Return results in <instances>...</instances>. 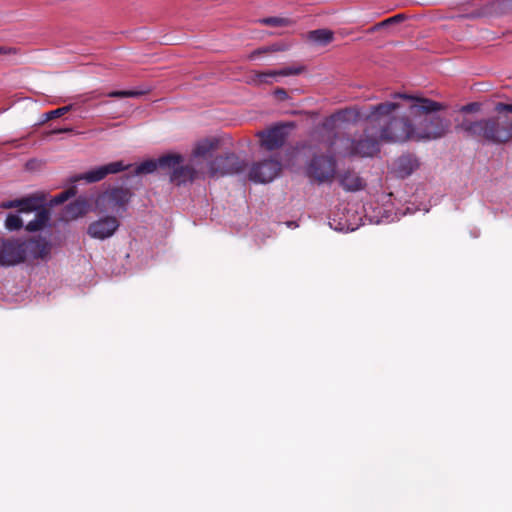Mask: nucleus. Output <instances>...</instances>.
Masks as SVG:
<instances>
[{"label":"nucleus","instance_id":"obj_1","mask_svg":"<svg viewBox=\"0 0 512 512\" xmlns=\"http://www.w3.org/2000/svg\"><path fill=\"white\" fill-rule=\"evenodd\" d=\"M393 98L408 101L395 112L406 110L407 114L395 117L388 128L382 130L381 137L393 142H405L408 140H435L444 137L451 127L448 119L431 115L445 107L436 101L414 97L404 93H395Z\"/></svg>","mask_w":512,"mask_h":512},{"label":"nucleus","instance_id":"obj_2","mask_svg":"<svg viewBox=\"0 0 512 512\" xmlns=\"http://www.w3.org/2000/svg\"><path fill=\"white\" fill-rule=\"evenodd\" d=\"M401 106L397 102H384L370 107L369 111L356 112L357 119L368 122L364 135L354 141L345 136H336L331 143V150L341 156L371 157L380 149L381 142L390 140L381 137L382 130L391 125L395 112ZM391 143H394L391 141Z\"/></svg>","mask_w":512,"mask_h":512},{"label":"nucleus","instance_id":"obj_3","mask_svg":"<svg viewBox=\"0 0 512 512\" xmlns=\"http://www.w3.org/2000/svg\"><path fill=\"white\" fill-rule=\"evenodd\" d=\"M52 245L44 238H7L0 240V265L10 267L34 260H46Z\"/></svg>","mask_w":512,"mask_h":512},{"label":"nucleus","instance_id":"obj_4","mask_svg":"<svg viewBox=\"0 0 512 512\" xmlns=\"http://www.w3.org/2000/svg\"><path fill=\"white\" fill-rule=\"evenodd\" d=\"M455 128L469 137L492 144H505L512 140V121L502 117L472 120L465 116Z\"/></svg>","mask_w":512,"mask_h":512},{"label":"nucleus","instance_id":"obj_5","mask_svg":"<svg viewBox=\"0 0 512 512\" xmlns=\"http://www.w3.org/2000/svg\"><path fill=\"white\" fill-rule=\"evenodd\" d=\"M183 158L179 154H170L159 158L161 169L169 171L170 180L180 185L187 181H192L197 176V172L189 165H182Z\"/></svg>","mask_w":512,"mask_h":512},{"label":"nucleus","instance_id":"obj_6","mask_svg":"<svg viewBox=\"0 0 512 512\" xmlns=\"http://www.w3.org/2000/svg\"><path fill=\"white\" fill-rule=\"evenodd\" d=\"M131 198V192L126 188H112L104 191L95 199V210L104 212H118L125 209Z\"/></svg>","mask_w":512,"mask_h":512},{"label":"nucleus","instance_id":"obj_7","mask_svg":"<svg viewBox=\"0 0 512 512\" xmlns=\"http://www.w3.org/2000/svg\"><path fill=\"white\" fill-rule=\"evenodd\" d=\"M1 208L4 209H10V208H19V212L23 213L25 215L33 214V219H30L27 221L26 224V230L30 232H35L38 230H41L46 226L50 219V215L48 210L46 209H39V210H32L29 205V201L24 200H12V201H6L1 203Z\"/></svg>","mask_w":512,"mask_h":512},{"label":"nucleus","instance_id":"obj_8","mask_svg":"<svg viewBox=\"0 0 512 512\" xmlns=\"http://www.w3.org/2000/svg\"><path fill=\"white\" fill-rule=\"evenodd\" d=\"M281 171V163L276 159H266L255 162L248 171V177L255 183H269L273 181Z\"/></svg>","mask_w":512,"mask_h":512},{"label":"nucleus","instance_id":"obj_9","mask_svg":"<svg viewBox=\"0 0 512 512\" xmlns=\"http://www.w3.org/2000/svg\"><path fill=\"white\" fill-rule=\"evenodd\" d=\"M244 169V161L235 154L216 157L209 163L208 173L210 176H224L227 174H236Z\"/></svg>","mask_w":512,"mask_h":512},{"label":"nucleus","instance_id":"obj_10","mask_svg":"<svg viewBox=\"0 0 512 512\" xmlns=\"http://www.w3.org/2000/svg\"><path fill=\"white\" fill-rule=\"evenodd\" d=\"M120 226L115 216H105L90 223L87 233L91 238L105 240L112 237Z\"/></svg>","mask_w":512,"mask_h":512},{"label":"nucleus","instance_id":"obj_11","mask_svg":"<svg viewBox=\"0 0 512 512\" xmlns=\"http://www.w3.org/2000/svg\"><path fill=\"white\" fill-rule=\"evenodd\" d=\"M127 168L122 161L111 162L109 164L96 167L86 173L77 175L73 178V182L85 180L88 183H93L104 179L108 174L118 173Z\"/></svg>","mask_w":512,"mask_h":512},{"label":"nucleus","instance_id":"obj_12","mask_svg":"<svg viewBox=\"0 0 512 512\" xmlns=\"http://www.w3.org/2000/svg\"><path fill=\"white\" fill-rule=\"evenodd\" d=\"M308 172L320 182L329 181L335 174V162L332 157L315 158L309 165Z\"/></svg>","mask_w":512,"mask_h":512},{"label":"nucleus","instance_id":"obj_13","mask_svg":"<svg viewBox=\"0 0 512 512\" xmlns=\"http://www.w3.org/2000/svg\"><path fill=\"white\" fill-rule=\"evenodd\" d=\"M261 147L272 151L281 147L285 141L286 133L284 125H277L258 133Z\"/></svg>","mask_w":512,"mask_h":512},{"label":"nucleus","instance_id":"obj_14","mask_svg":"<svg viewBox=\"0 0 512 512\" xmlns=\"http://www.w3.org/2000/svg\"><path fill=\"white\" fill-rule=\"evenodd\" d=\"M222 139L218 136H208L199 139L193 148L192 155L194 157H206L211 152L221 147Z\"/></svg>","mask_w":512,"mask_h":512},{"label":"nucleus","instance_id":"obj_15","mask_svg":"<svg viewBox=\"0 0 512 512\" xmlns=\"http://www.w3.org/2000/svg\"><path fill=\"white\" fill-rule=\"evenodd\" d=\"M301 72V68H283L279 70H273L268 72L256 73L252 78L251 82L255 85L272 83V79L276 77H286L290 75H297Z\"/></svg>","mask_w":512,"mask_h":512},{"label":"nucleus","instance_id":"obj_16","mask_svg":"<svg viewBox=\"0 0 512 512\" xmlns=\"http://www.w3.org/2000/svg\"><path fill=\"white\" fill-rule=\"evenodd\" d=\"M419 166L418 160L412 155L399 157L393 165L395 174L400 178L408 177Z\"/></svg>","mask_w":512,"mask_h":512},{"label":"nucleus","instance_id":"obj_17","mask_svg":"<svg viewBox=\"0 0 512 512\" xmlns=\"http://www.w3.org/2000/svg\"><path fill=\"white\" fill-rule=\"evenodd\" d=\"M89 209L88 201L85 198H78L74 202L66 206L63 218L65 220H73L84 215Z\"/></svg>","mask_w":512,"mask_h":512},{"label":"nucleus","instance_id":"obj_18","mask_svg":"<svg viewBox=\"0 0 512 512\" xmlns=\"http://www.w3.org/2000/svg\"><path fill=\"white\" fill-rule=\"evenodd\" d=\"M340 182L343 188L349 191H357L363 187L361 178L354 172L341 175Z\"/></svg>","mask_w":512,"mask_h":512},{"label":"nucleus","instance_id":"obj_19","mask_svg":"<svg viewBox=\"0 0 512 512\" xmlns=\"http://www.w3.org/2000/svg\"><path fill=\"white\" fill-rule=\"evenodd\" d=\"M309 39L319 45H326L333 40V33L327 29L314 30L309 33Z\"/></svg>","mask_w":512,"mask_h":512},{"label":"nucleus","instance_id":"obj_20","mask_svg":"<svg viewBox=\"0 0 512 512\" xmlns=\"http://www.w3.org/2000/svg\"><path fill=\"white\" fill-rule=\"evenodd\" d=\"M287 48H288L287 45H285L283 43L272 44L270 46L259 48V49L255 50V51H253L249 55V59L255 60V59H257L262 54L273 53V52H278V51H284Z\"/></svg>","mask_w":512,"mask_h":512},{"label":"nucleus","instance_id":"obj_21","mask_svg":"<svg viewBox=\"0 0 512 512\" xmlns=\"http://www.w3.org/2000/svg\"><path fill=\"white\" fill-rule=\"evenodd\" d=\"M24 224V220L17 214H9L5 221V227L10 230H18Z\"/></svg>","mask_w":512,"mask_h":512},{"label":"nucleus","instance_id":"obj_22","mask_svg":"<svg viewBox=\"0 0 512 512\" xmlns=\"http://www.w3.org/2000/svg\"><path fill=\"white\" fill-rule=\"evenodd\" d=\"M259 22L261 24L273 27H283L290 25V20L283 17H267L260 19Z\"/></svg>","mask_w":512,"mask_h":512},{"label":"nucleus","instance_id":"obj_23","mask_svg":"<svg viewBox=\"0 0 512 512\" xmlns=\"http://www.w3.org/2000/svg\"><path fill=\"white\" fill-rule=\"evenodd\" d=\"M158 167L160 168L159 160L158 161H153V160L145 161V162L141 163L139 166H137L136 173L137 174L152 173Z\"/></svg>","mask_w":512,"mask_h":512},{"label":"nucleus","instance_id":"obj_24","mask_svg":"<svg viewBox=\"0 0 512 512\" xmlns=\"http://www.w3.org/2000/svg\"><path fill=\"white\" fill-rule=\"evenodd\" d=\"M145 94V91L139 90H123V91H112L107 94L108 97L123 98V97H138Z\"/></svg>","mask_w":512,"mask_h":512},{"label":"nucleus","instance_id":"obj_25","mask_svg":"<svg viewBox=\"0 0 512 512\" xmlns=\"http://www.w3.org/2000/svg\"><path fill=\"white\" fill-rule=\"evenodd\" d=\"M71 109H72V105H67V106L49 111L45 114V119L50 120V119H54L56 117H60V116L64 115L65 113L69 112Z\"/></svg>","mask_w":512,"mask_h":512},{"label":"nucleus","instance_id":"obj_26","mask_svg":"<svg viewBox=\"0 0 512 512\" xmlns=\"http://www.w3.org/2000/svg\"><path fill=\"white\" fill-rule=\"evenodd\" d=\"M76 194V189L74 187L66 190V191H63L61 192L59 195H57L54 199H53V203L55 204H60V203H63L65 202L66 200H68L69 198H71L72 196H74Z\"/></svg>","mask_w":512,"mask_h":512},{"label":"nucleus","instance_id":"obj_27","mask_svg":"<svg viewBox=\"0 0 512 512\" xmlns=\"http://www.w3.org/2000/svg\"><path fill=\"white\" fill-rule=\"evenodd\" d=\"M481 109V105L477 102H473L467 105H464L460 108L461 113H477Z\"/></svg>","mask_w":512,"mask_h":512},{"label":"nucleus","instance_id":"obj_28","mask_svg":"<svg viewBox=\"0 0 512 512\" xmlns=\"http://www.w3.org/2000/svg\"><path fill=\"white\" fill-rule=\"evenodd\" d=\"M496 111L497 112H503V111L512 112V105L499 103L496 105Z\"/></svg>","mask_w":512,"mask_h":512},{"label":"nucleus","instance_id":"obj_29","mask_svg":"<svg viewBox=\"0 0 512 512\" xmlns=\"http://www.w3.org/2000/svg\"><path fill=\"white\" fill-rule=\"evenodd\" d=\"M400 17H401L400 15L392 17V18L384 21L382 24H386V23H391V22L397 21Z\"/></svg>","mask_w":512,"mask_h":512},{"label":"nucleus","instance_id":"obj_30","mask_svg":"<svg viewBox=\"0 0 512 512\" xmlns=\"http://www.w3.org/2000/svg\"><path fill=\"white\" fill-rule=\"evenodd\" d=\"M276 93H277V95H279L281 98H283V97H285V96H286V92H285V90H283V89H278V90L276 91Z\"/></svg>","mask_w":512,"mask_h":512},{"label":"nucleus","instance_id":"obj_31","mask_svg":"<svg viewBox=\"0 0 512 512\" xmlns=\"http://www.w3.org/2000/svg\"><path fill=\"white\" fill-rule=\"evenodd\" d=\"M71 131L70 128H63V129H58V130H55L54 132L55 133H62V132H69Z\"/></svg>","mask_w":512,"mask_h":512},{"label":"nucleus","instance_id":"obj_32","mask_svg":"<svg viewBox=\"0 0 512 512\" xmlns=\"http://www.w3.org/2000/svg\"><path fill=\"white\" fill-rule=\"evenodd\" d=\"M1 53H6V50L3 47L0 46V54Z\"/></svg>","mask_w":512,"mask_h":512}]
</instances>
